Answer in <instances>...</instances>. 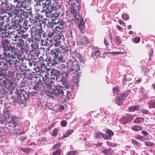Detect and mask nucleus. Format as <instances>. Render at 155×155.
Returning a JSON list of instances; mask_svg holds the SVG:
<instances>
[{
	"label": "nucleus",
	"mask_w": 155,
	"mask_h": 155,
	"mask_svg": "<svg viewBox=\"0 0 155 155\" xmlns=\"http://www.w3.org/2000/svg\"><path fill=\"white\" fill-rule=\"evenodd\" d=\"M130 92V90H127L120 94V97H115V101L116 104L118 105L121 106L123 102L126 98L127 96Z\"/></svg>",
	"instance_id": "9"
},
{
	"label": "nucleus",
	"mask_w": 155,
	"mask_h": 155,
	"mask_svg": "<svg viewBox=\"0 0 155 155\" xmlns=\"http://www.w3.org/2000/svg\"><path fill=\"white\" fill-rule=\"evenodd\" d=\"M139 105L130 106L128 108V111L129 112H134L139 110Z\"/></svg>",
	"instance_id": "28"
},
{
	"label": "nucleus",
	"mask_w": 155,
	"mask_h": 155,
	"mask_svg": "<svg viewBox=\"0 0 155 155\" xmlns=\"http://www.w3.org/2000/svg\"><path fill=\"white\" fill-rule=\"evenodd\" d=\"M13 21L15 27L18 26L21 28L22 27V23L23 21V19L21 17L15 16L13 18Z\"/></svg>",
	"instance_id": "19"
},
{
	"label": "nucleus",
	"mask_w": 155,
	"mask_h": 155,
	"mask_svg": "<svg viewBox=\"0 0 155 155\" xmlns=\"http://www.w3.org/2000/svg\"><path fill=\"white\" fill-rule=\"evenodd\" d=\"M61 13L59 12H54L52 13L50 15V17L51 18V20H54L57 19L60 15H61Z\"/></svg>",
	"instance_id": "29"
},
{
	"label": "nucleus",
	"mask_w": 155,
	"mask_h": 155,
	"mask_svg": "<svg viewBox=\"0 0 155 155\" xmlns=\"http://www.w3.org/2000/svg\"><path fill=\"white\" fill-rule=\"evenodd\" d=\"M14 43L9 39H3L1 42L0 49V60L12 58V52L14 50Z\"/></svg>",
	"instance_id": "3"
},
{
	"label": "nucleus",
	"mask_w": 155,
	"mask_h": 155,
	"mask_svg": "<svg viewBox=\"0 0 155 155\" xmlns=\"http://www.w3.org/2000/svg\"><path fill=\"white\" fill-rule=\"evenodd\" d=\"M43 74V76L42 77L43 81H44L47 79L48 78V76L49 75V73L47 72L44 71L42 72Z\"/></svg>",
	"instance_id": "43"
},
{
	"label": "nucleus",
	"mask_w": 155,
	"mask_h": 155,
	"mask_svg": "<svg viewBox=\"0 0 155 155\" xmlns=\"http://www.w3.org/2000/svg\"><path fill=\"white\" fill-rule=\"evenodd\" d=\"M22 27H23L24 29H25V30H27L28 28V23L25 20H23V21Z\"/></svg>",
	"instance_id": "52"
},
{
	"label": "nucleus",
	"mask_w": 155,
	"mask_h": 155,
	"mask_svg": "<svg viewBox=\"0 0 155 155\" xmlns=\"http://www.w3.org/2000/svg\"><path fill=\"white\" fill-rule=\"evenodd\" d=\"M144 121V118L142 117H137L134 120L133 122L135 124H140L143 123Z\"/></svg>",
	"instance_id": "32"
},
{
	"label": "nucleus",
	"mask_w": 155,
	"mask_h": 155,
	"mask_svg": "<svg viewBox=\"0 0 155 155\" xmlns=\"http://www.w3.org/2000/svg\"><path fill=\"white\" fill-rule=\"evenodd\" d=\"M51 11L50 9L46 10L45 12V16L47 18L50 17V14L51 13Z\"/></svg>",
	"instance_id": "55"
},
{
	"label": "nucleus",
	"mask_w": 155,
	"mask_h": 155,
	"mask_svg": "<svg viewBox=\"0 0 155 155\" xmlns=\"http://www.w3.org/2000/svg\"><path fill=\"white\" fill-rule=\"evenodd\" d=\"M68 64L70 68L75 73L80 69L79 63L75 58L70 57L69 58Z\"/></svg>",
	"instance_id": "8"
},
{
	"label": "nucleus",
	"mask_w": 155,
	"mask_h": 155,
	"mask_svg": "<svg viewBox=\"0 0 155 155\" xmlns=\"http://www.w3.org/2000/svg\"><path fill=\"white\" fill-rule=\"evenodd\" d=\"M74 132V130L72 129L68 130L64 134L63 136L61 137L62 139L67 137L71 134Z\"/></svg>",
	"instance_id": "39"
},
{
	"label": "nucleus",
	"mask_w": 155,
	"mask_h": 155,
	"mask_svg": "<svg viewBox=\"0 0 155 155\" xmlns=\"http://www.w3.org/2000/svg\"><path fill=\"white\" fill-rule=\"evenodd\" d=\"M46 85V83L41 80L40 78L38 79L35 81L34 85L33 87V89L34 90L40 91L44 90L45 87V85Z\"/></svg>",
	"instance_id": "11"
},
{
	"label": "nucleus",
	"mask_w": 155,
	"mask_h": 155,
	"mask_svg": "<svg viewBox=\"0 0 155 155\" xmlns=\"http://www.w3.org/2000/svg\"><path fill=\"white\" fill-rule=\"evenodd\" d=\"M102 152L106 155H111L113 153V151L110 148H108L102 150Z\"/></svg>",
	"instance_id": "33"
},
{
	"label": "nucleus",
	"mask_w": 155,
	"mask_h": 155,
	"mask_svg": "<svg viewBox=\"0 0 155 155\" xmlns=\"http://www.w3.org/2000/svg\"><path fill=\"white\" fill-rule=\"evenodd\" d=\"M43 16L40 15L38 13H36L34 14H33L31 18L34 23H36L37 22L42 21L43 23L45 24L46 23V21L47 20V18H44V20H43Z\"/></svg>",
	"instance_id": "12"
},
{
	"label": "nucleus",
	"mask_w": 155,
	"mask_h": 155,
	"mask_svg": "<svg viewBox=\"0 0 155 155\" xmlns=\"http://www.w3.org/2000/svg\"><path fill=\"white\" fill-rule=\"evenodd\" d=\"M5 17V16H0V29L2 28V27L5 22L4 19Z\"/></svg>",
	"instance_id": "51"
},
{
	"label": "nucleus",
	"mask_w": 155,
	"mask_h": 155,
	"mask_svg": "<svg viewBox=\"0 0 155 155\" xmlns=\"http://www.w3.org/2000/svg\"><path fill=\"white\" fill-rule=\"evenodd\" d=\"M24 16L26 17H27L29 15H30L31 16H31L33 14H32V12L31 11V8H30L29 9L27 10L25 9V10H24Z\"/></svg>",
	"instance_id": "36"
},
{
	"label": "nucleus",
	"mask_w": 155,
	"mask_h": 155,
	"mask_svg": "<svg viewBox=\"0 0 155 155\" xmlns=\"http://www.w3.org/2000/svg\"><path fill=\"white\" fill-rule=\"evenodd\" d=\"M47 34L48 36L47 37V40L48 41V38H51L54 35V31L53 30H52L51 31H50L49 32H48Z\"/></svg>",
	"instance_id": "49"
},
{
	"label": "nucleus",
	"mask_w": 155,
	"mask_h": 155,
	"mask_svg": "<svg viewBox=\"0 0 155 155\" xmlns=\"http://www.w3.org/2000/svg\"><path fill=\"white\" fill-rule=\"evenodd\" d=\"M26 63L27 65L30 67H31L33 65H35V62L33 60L28 59Z\"/></svg>",
	"instance_id": "42"
},
{
	"label": "nucleus",
	"mask_w": 155,
	"mask_h": 155,
	"mask_svg": "<svg viewBox=\"0 0 155 155\" xmlns=\"http://www.w3.org/2000/svg\"><path fill=\"white\" fill-rule=\"evenodd\" d=\"M42 3L41 8H44L45 10L50 9L49 7L51 5V0H46L41 2Z\"/></svg>",
	"instance_id": "23"
},
{
	"label": "nucleus",
	"mask_w": 155,
	"mask_h": 155,
	"mask_svg": "<svg viewBox=\"0 0 155 155\" xmlns=\"http://www.w3.org/2000/svg\"><path fill=\"white\" fill-rule=\"evenodd\" d=\"M29 94L28 91L25 90L20 91L16 97L18 102L19 103L23 104L29 98Z\"/></svg>",
	"instance_id": "7"
},
{
	"label": "nucleus",
	"mask_w": 155,
	"mask_h": 155,
	"mask_svg": "<svg viewBox=\"0 0 155 155\" xmlns=\"http://www.w3.org/2000/svg\"><path fill=\"white\" fill-rule=\"evenodd\" d=\"M149 107L155 108V98L152 97L148 102Z\"/></svg>",
	"instance_id": "31"
},
{
	"label": "nucleus",
	"mask_w": 155,
	"mask_h": 155,
	"mask_svg": "<svg viewBox=\"0 0 155 155\" xmlns=\"http://www.w3.org/2000/svg\"><path fill=\"white\" fill-rule=\"evenodd\" d=\"M50 73L51 75L56 77L55 79L56 80H57V78H58L60 76L59 71L54 68L51 69Z\"/></svg>",
	"instance_id": "27"
},
{
	"label": "nucleus",
	"mask_w": 155,
	"mask_h": 155,
	"mask_svg": "<svg viewBox=\"0 0 155 155\" xmlns=\"http://www.w3.org/2000/svg\"><path fill=\"white\" fill-rule=\"evenodd\" d=\"M54 25L53 24V22L51 20V21H48L47 24V26L48 28H52L54 27Z\"/></svg>",
	"instance_id": "64"
},
{
	"label": "nucleus",
	"mask_w": 155,
	"mask_h": 155,
	"mask_svg": "<svg viewBox=\"0 0 155 155\" xmlns=\"http://www.w3.org/2000/svg\"><path fill=\"white\" fill-rule=\"evenodd\" d=\"M68 77L64 74L60 75L58 78H57L56 81L58 82H60L62 85L64 86V87L66 89H69V85L68 84Z\"/></svg>",
	"instance_id": "15"
},
{
	"label": "nucleus",
	"mask_w": 155,
	"mask_h": 155,
	"mask_svg": "<svg viewBox=\"0 0 155 155\" xmlns=\"http://www.w3.org/2000/svg\"><path fill=\"white\" fill-rule=\"evenodd\" d=\"M134 118L133 115L128 114L122 117L120 119V121L122 124H128L132 121Z\"/></svg>",
	"instance_id": "17"
},
{
	"label": "nucleus",
	"mask_w": 155,
	"mask_h": 155,
	"mask_svg": "<svg viewBox=\"0 0 155 155\" xmlns=\"http://www.w3.org/2000/svg\"><path fill=\"white\" fill-rule=\"evenodd\" d=\"M132 143L134 145L136 146L137 147H140L141 146L140 143L135 140H132Z\"/></svg>",
	"instance_id": "54"
},
{
	"label": "nucleus",
	"mask_w": 155,
	"mask_h": 155,
	"mask_svg": "<svg viewBox=\"0 0 155 155\" xmlns=\"http://www.w3.org/2000/svg\"><path fill=\"white\" fill-rule=\"evenodd\" d=\"M14 51L12 52V58H18L20 56V55L17 52Z\"/></svg>",
	"instance_id": "45"
},
{
	"label": "nucleus",
	"mask_w": 155,
	"mask_h": 155,
	"mask_svg": "<svg viewBox=\"0 0 155 155\" xmlns=\"http://www.w3.org/2000/svg\"><path fill=\"white\" fill-rule=\"evenodd\" d=\"M144 144L147 147L152 148L155 147V143L153 142L150 141L145 142H144Z\"/></svg>",
	"instance_id": "40"
},
{
	"label": "nucleus",
	"mask_w": 155,
	"mask_h": 155,
	"mask_svg": "<svg viewBox=\"0 0 155 155\" xmlns=\"http://www.w3.org/2000/svg\"><path fill=\"white\" fill-rule=\"evenodd\" d=\"M69 59L68 60L67 62H65V60L62 62H60V63H62V64L61 65L62 66L61 68H67L68 66H69V65L68 64Z\"/></svg>",
	"instance_id": "44"
},
{
	"label": "nucleus",
	"mask_w": 155,
	"mask_h": 155,
	"mask_svg": "<svg viewBox=\"0 0 155 155\" xmlns=\"http://www.w3.org/2000/svg\"><path fill=\"white\" fill-rule=\"evenodd\" d=\"M60 52L68 54L69 52V48L67 46L60 45L58 48H55L50 51L49 54L52 57H48L46 61L50 67H53L60 62L64 61L63 56Z\"/></svg>",
	"instance_id": "1"
},
{
	"label": "nucleus",
	"mask_w": 155,
	"mask_h": 155,
	"mask_svg": "<svg viewBox=\"0 0 155 155\" xmlns=\"http://www.w3.org/2000/svg\"><path fill=\"white\" fill-rule=\"evenodd\" d=\"M14 29H15V30L14 31H16V34H20L21 33H23L24 31L22 29V27H21V28L19 26L18 27V26L15 27Z\"/></svg>",
	"instance_id": "38"
},
{
	"label": "nucleus",
	"mask_w": 155,
	"mask_h": 155,
	"mask_svg": "<svg viewBox=\"0 0 155 155\" xmlns=\"http://www.w3.org/2000/svg\"><path fill=\"white\" fill-rule=\"evenodd\" d=\"M5 117L7 119L8 122L13 124L14 127H16L18 125V118L12 116L10 114V112H6L5 113Z\"/></svg>",
	"instance_id": "10"
},
{
	"label": "nucleus",
	"mask_w": 155,
	"mask_h": 155,
	"mask_svg": "<svg viewBox=\"0 0 155 155\" xmlns=\"http://www.w3.org/2000/svg\"><path fill=\"white\" fill-rule=\"evenodd\" d=\"M6 99L9 101L10 100H12V101H15V99L14 98V96L12 94L10 93L6 95Z\"/></svg>",
	"instance_id": "48"
},
{
	"label": "nucleus",
	"mask_w": 155,
	"mask_h": 155,
	"mask_svg": "<svg viewBox=\"0 0 155 155\" xmlns=\"http://www.w3.org/2000/svg\"><path fill=\"white\" fill-rule=\"evenodd\" d=\"M60 35L57 36L53 39L54 43V44L55 47H60V45H62L61 44V41L60 39Z\"/></svg>",
	"instance_id": "26"
},
{
	"label": "nucleus",
	"mask_w": 155,
	"mask_h": 155,
	"mask_svg": "<svg viewBox=\"0 0 155 155\" xmlns=\"http://www.w3.org/2000/svg\"><path fill=\"white\" fill-rule=\"evenodd\" d=\"M21 128H22L21 127H20L18 128L17 130L16 131L15 134L18 135H20L24 134V131L21 129Z\"/></svg>",
	"instance_id": "60"
},
{
	"label": "nucleus",
	"mask_w": 155,
	"mask_h": 155,
	"mask_svg": "<svg viewBox=\"0 0 155 155\" xmlns=\"http://www.w3.org/2000/svg\"><path fill=\"white\" fill-rule=\"evenodd\" d=\"M132 130L134 131H138L142 130V127H141L137 125H135L131 127Z\"/></svg>",
	"instance_id": "41"
},
{
	"label": "nucleus",
	"mask_w": 155,
	"mask_h": 155,
	"mask_svg": "<svg viewBox=\"0 0 155 155\" xmlns=\"http://www.w3.org/2000/svg\"><path fill=\"white\" fill-rule=\"evenodd\" d=\"M0 5H2L5 13H8L10 17L12 16V14H13L15 8L14 5L8 3L7 0H2L0 2Z\"/></svg>",
	"instance_id": "5"
},
{
	"label": "nucleus",
	"mask_w": 155,
	"mask_h": 155,
	"mask_svg": "<svg viewBox=\"0 0 155 155\" xmlns=\"http://www.w3.org/2000/svg\"><path fill=\"white\" fill-rule=\"evenodd\" d=\"M8 31L4 27L0 29V36L2 38L1 39V42L3 39H8L7 38H10V35H12L13 33L15 32V31Z\"/></svg>",
	"instance_id": "14"
},
{
	"label": "nucleus",
	"mask_w": 155,
	"mask_h": 155,
	"mask_svg": "<svg viewBox=\"0 0 155 155\" xmlns=\"http://www.w3.org/2000/svg\"><path fill=\"white\" fill-rule=\"evenodd\" d=\"M39 91L37 90H34V91H32L31 93V96L32 97H36V96L38 95Z\"/></svg>",
	"instance_id": "61"
},
{
	"label": "nucleus",
	"mask_w": 155,
	"mask_h": 155,
	"mask_svg": "<svg viewBox=\"0 0 155 155\" xmlns=\"http://www.w3.org/2000/svg\"><path fill=\"white\" fill-rule=\"evenodd\" d=\"M61 144L60 143H57L55 144L52 147V150H55L57 149H58L61 147Z\"/></svg>",
	"instance_id": "57"
},
{
	"label": "nucleus",
	"mask_w": 155,
	"mask_h": 155,
	"mask_svg": "<svg viewBox=\"0 0 155 155\" xmlns=\"http://www.w3.org/2000/svg\"><path fill=\"white\" fill-rule=\"evenodd\" d=\"M73 16L72 19L73 20L76 24L78 25L80 31L81 33L85 32V26L84 25L85 21H84V17L80 16L79 14Z\"/></svg>",
	"instance_id": "6"
},
{
	"label": "nucleus",
	"mask_w": 155,
	"mask_h": 155,
	"mask_svg": "<svg viewBox=\"0 0 155 155\" xmlns=\"http://www.w3.org/2000/svg\"><path fill=\"white\" fill-rule=\"evenodd\" d=\"M0 65L3 66V68H6L8 66V64L6 63L1 61H0Z\"/></svg>",
	"instance_id": "62"
},
{
	"label": "nucleus",
	"mask_w": 155,
	"mask_h": 155,
	"mask_svg": "<svg viewBox=\"0 0 155 155\" xmlns=\"http://www.w3.org/2000/svg\"><path fill=\"white\" fill-rule=\"evenodd\" d=\"M105 132L108 135L110 136V137L111 136H113L114 134V132L112 130L109 129L106 130Z\"/></svg>",
	"instance_id": "50"
},
{
	"label": "nucleus",
	"mask_w": 155,
	"mask_h": 155,
	"mask_svg": "<svg viewBox=\"0 0 155 155\" xmlns=\"http://www.w3.org/2000/svg\"><path fill=\"white\" fill-rule=\"evenodd\" d=\"M58 130L57 128L54 129L52 131V136L54 137L56 136L58 134Z\"/></svg>",
	"instance_id": "63"
},
{
	"label": "nucleus",
	"mask_w": 155,
	"mask_h": 155,
	"mask_svg": "<svg viewBox=\"0 0 155 155\" xmlns=\"http://www.w3.org/2000/svg\"><path fill=\"white\" fill-rule=\"evenodd\" d=\"M46 58L45 60H41L40 59H39L36 62V64H37V66H38L36 68L38 69V71H39V69H40V67L41 68H45L46 66L45 65V63H47V64L48 65V66H50L48 65V62L46 61Z\"/></svg>",
	"instance_id": "20"
},
{
	"label": "nucleus",
	"mask_w": 155,
	"mask_h": 155,
	"mask_svg": "<svg viewBox=\"0 0 155 155\" xmlns=\"http://www.w3.org/2000/svg\"><path fill=\"white\" fill-rule=\"evenodd\" d=\"M17 46L18 48H20L22 51H23L26 49L27 47V45L25 42L24 40L21 39H18V41L17 42Z\"/></svg>",
	"instance_id": "22"
},
{
	"label": "nucleus",
	"mask_w": 155,
	"mask_h": 155,
	"mask_svg": "<svg viewBox=\"0 0 155 155\" xmlns=\"http://www.w3.org/2000/svg\"><path fill=\"white\" fill-rule=\"evenodd\" d=\"M0 85L3 89L5 90V89L6 88L8 89L7 87H8V82L6 80H4L0 83Z\"/></svg>",
	"instance_id": "34"
},
{
	"label": "nucleus",
	"mask_w": 155,
	"mask_h": 155,
	"mask_svg": "<svg viewBox=\"0 0 155 155\" xmlns=\"http://www.w3.org/2000/svg\"><path fill=\"white\" fill-rule=\"evenodd\" d=\"M73 31H74V30H73L71 28H69L68 30H67L66 35L68 37V38L71 39L73 38Z\"/></svg>",
	"instance_id": "35"
},
{
	"label": "nucleus",
	"mask_w": 155,
	"mask_h": 155,
	"mask_svg": "<svg viewBox=\"0 0 155 155\" xmlns=\"http://www.w3.org/2000/svg\"><path fill=\"white\" fill-rule=\"evenodd\" d=\"M3 27L7 30H11L12 29L14 30L15 26L14 24V21H13V19H12L11 21L7 23L5 25L3 26Z\"/></svg>",
	"instance_id": "24"
},
{
	"label": "nucleus",
	"mask_w": 155,
	"mask_h": 155,
	"mask_svg": "<svg viewBox=\"0 0 155 155\" xmlns=\"http://www.w3.org/2000/svg\"><path fill=\"white\" fill-rule=\"evenodd\" d=\"M6 72V75H8V77L9 76H13L14 74V72L11 69H10V70L7 71H5Z\"/></svg>",
	"instance_id": "56"
},
{
	"label": "nucleus",
	"mask_w": 155,
	"mask_h": 155,
	"mask_svg": "<svg viewBox=\"0 0 155 155\" xmlns=\"http://www.w3.org/2000/svg\"><path fill=\"white\" fill-rule=\"evenodd\" d=\"M5 62L7 64L8 63L11 67H17L18 66L19 63V61L17 59L13 60L12 58L7 59Z\"/></svg>",
	"instance_id": "21"
},
{
	"label": "nucleus",
	"mask_w": 155,
	"mask_h": 155,
	"mask_svg": "<svg viewBox=\"0 0 155 155\" xmlns=\"http://www.w3.org/2000/svg\"><path fill=\"white\" fill-rule=\"evenodd\" d=\"M62 151L61 149H57L55 151L53 152L52 155H60Z\"/></svg>",
	"instance_id": "53"
},
{
	"label": "nucleus",
	"mask_w": 155,
	"mask_h": 155,
	"mask_svg": "<svg viewBox=\"0 0 155 155\" xmlns=\"http://www.w3.org/2000/svg\"><path fill=\"white\" fill-rule=\"evenodd\" d=\"M36 74L35 72L32 71L31 73L28 74L27 76V78L29 80H31L33 78L35 77V75Z\"/></svg>",
	"instance_id": "46"
},
{
	"label": "nucleus",
	"mask_w": 155,
	"mask_h": 155,
	"mask_svg": "<svg viewBox=\"0 0 155 155\" xmlns=\"http://www.w3.org/2000/svg\"><path fill=\"white\" fill-rule=\"evenodd\" d=\"M21 150L22 151H23L25 153L27 154H28L30 152H32V151L33 150L32 149L30 148H24L23 149H21Z\"/></svg>",
	"instance_id": "58"
},
{
	"label": "nucleus",
	"mask_w": 155,
	"mask_h": 155,
	"mask_svg": "<svg viewBox=\"0 0 155 155\" xmlns=\"http://www.w3.org/2000/svg\"><path fill=\"white\" fill-rule=\"evenodd\" d=\"M100 51L97 49H95L93 50L91 56L94 59H96L97 57L100 56Z\"/></svg>",
	"instance_id": "25"
},
{
	"label": "nucleus",
	"mask_w": 155,
	"mask_h": 155,
	"mask_svg": "<svg viewBox=\"0 0 155 155\" xmlns=\"http://www.w3.org/2000/svg\"><path fill=\"white\" fill-rule=\"evenodd\" d=\"M58 20H59L58 24V25L57 27L56 26V27L60 29L63 28L64 22V21L60 19H58Z\"/></svg>",
	"instance_id": "37"
},
{
	"label": "nucleus",
	"mask_w": 155,
	"mask_h": 155,
	"mask_svg": "<svg viewBox=\"0 0 155 155\" xmlns=\"http://www.w3.org/2000/svg\"><path fill=\"white\" fill-rule=\"evenodd\" d=\"M81 0H64V4L67 8L70 9L72 16L79 13L81 9Z\"/></svg>",
	"instance_id": "4"
},
{
	"label": "nucleus",
	"mask_w": 155,
	"mask_h": 155,
	"mask_svg": "<svg viewBox=\"0 0 155 155\" xmlns=\"http://www.w3.org/2000/svg\"><path fill=\"white\" fill-rule=\"evenodd\" d=\"M63 74L65 75L67 77L69 76L70 75L72 74H74L75 72L71 68H68L66 71H63Z\"/></svg>",
	"instance_id": "30"
},
{
	"label": "nucleus",
	"mask_w": 155,
	"mask_h": 155,
	"mask_svg": "<svg viewBox=\"0 0 155 155\" xmlns=\"http://www.w3.org/2000/svg\"><path fill=\"white\" fill-rule=\"evenodd\" d=\"M13 14L15 15V16L21 17L24 16V10L22 9L20 7H15Z\"/></svg>",
	"instance_id": "18"
},
{
	"label": "nucleus",
	"mask_w": 155,
	"mask_h": 155,
	"mask_svg": "<svg viewBox=\"0 0 155 155\" xmlns=\"http://www.w3.org/2000/svg\"><path fill=\"white\" fill-rule=\"evenodd\" d=\"M13 35L14 37L12 39V40L13 41H18V39H21L20 38V37L17 34H16V35H15L13 33L12 34Z\"/></svg>",
	"instance_id": "59"
},
{
	"label": "nucleus",
	"mask_w": 155,
	"mask_h": 155,
	"mask_svg": "<svg viewBox=\"0 0 155 155\" xmlns=\"http://www.w3.org/2000/svg\"><path fill=\"white\" fill-rule=\"evenodd\" d=\"M51 78L46 86L49 90H46L45 91L46 94L49 98L53 99L55 97L58 98H62L64 95L63 90L64 87L60 85H55L54 81H55V76L50 75Z\"/></svg>",
	"instance_id": "2"
},
{
	"label": "nucleus",
	"mask_w": 155,
	"mask_h": 155,
	"mask_svg": "<svg viewBox=\"0 0 155 155\" xmlns=\"http://www.w3.org/2000/svg\"><path fill=\"white\" fill-rule=\"evenodd\" d=\"M32 28L34 29V35L35 37H37L38 36V38L41 39L44 32V30L41 26V24L38 26H32Z\"/></svg>",
	"instance_id": "13"
},
{
	"label": "nucleus",
	"mask_w": 155,
	"mask_h": 155,
	"mask_svg": "<svg viewBox=\"0 0 155 155\" xmlns=\"http://www.w3.org/2000/svg\"><path fill=\"white\" fill-rule=\"evenodd\" d=\"M88 42L89 40L86 37H84L81 40V43L83 45H86Z\"/></svg>",
	"instance_id": "47"
},
{
	"label": "nucleus",
	"mask_w": 155,
	"mask_h": 155,
	"mask_svg": "<svg viewBox=\"0 0 155 155\" xmlns=\"http://www.w3.org/2000/svg\"><path fill=\"white\" fill-rule=\"evenodd\" d=\"M50 10L51 12L54 11L56 12L61 13V15L63 16V12H64L63 7L60 4H57L53 3L50 6Z\"/></svg>",
	"instance_id": "16"
}]
</instances>
